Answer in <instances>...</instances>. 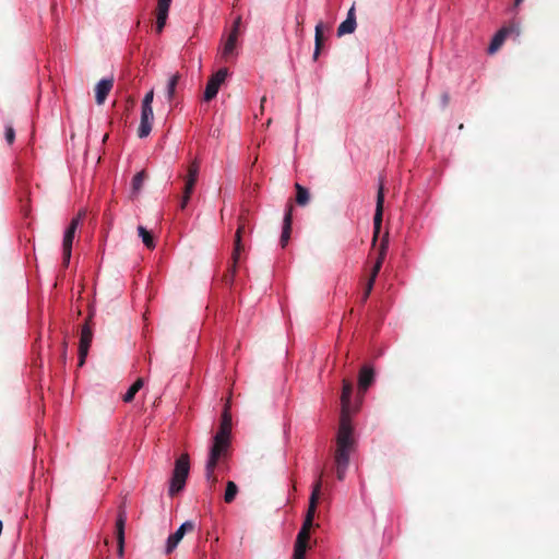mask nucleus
I'll return each mask as SVG.
<instances>
[{"instance_id":"nucleus-1","label":"nucleus","mask_w":559,"mask_h":559,"mask_svg":"<svg viewBox=\"0 0 559 559\" xmlns=\"http://www.w3.org/2000/svg\"><path fill=\"white\" fill-rule=\"evenodd\" d=\"M230 431L231 416L228 413V409L225 408L222 415L219 430L213 438V443L211 445L209 457L205 464V478L210 490H212L217 483V477L215 476L216 465L221 460H224L227 456L230 445Z\"/></svg>"},{"instance_id":"nucleus-2","label":"nucleus","mask_w":559,"mask_h":559,"mask_svg":"<svg viewBox=\"0 0 559 559\" xmlns=\"http://www.w3.org/2000/svg\"><path fill=\"white\" fill-rule=\"evenodd\" d=\"M356 440L354 438V428L352 423L346 419L340 420L336 449L334 452V461L336 464V476L338 480H344L349 464V455L354 451Z\"/></svg>"},{"instance_id":"nucleus-3","label":"nucleus","mask_w":559,"mask_h":559,"mask_svg":"<svg viewBox=\"0 0 559 559\" xmlns=\"http://www.w3.org/2000/svg\"><path fill=\"white\" fill-rule=\"evenodd\" d=\"M190 464L188 454H182L177 459L173 477L169 484V495L175 496L181 491L186 485L187 477L189 475Z\"/></svg>"},{"instance_id":"nucleus-4","label":"nucleus","mask_w":559,"mask_h":559,"mask_svg":"<svg viewBox=\"0 0 559 559\" xmlns=\"http://www.w3.org/2000/svg\"><path fill=\"white\" fill-rule=\"evenodd\" d=\"M85 212L81 211L74 218H72L69 227L64 231L63 241H62V251H63V262L66 265L69 264L71 258V250L73 245V239L75 231L84 217Z\"/></svg>"},{"instance_id":"nucleus-5","label":"nucleus","mask_w":559,"mask_h":559,"mask_svg":"<svg viewBox=\"0 0 559 559\" xmlns=\"http://www.w3.org/2000/svg\"><path fill=\"white\" fill-rule=\"evenodd\" d=\"M228 70L226 68H222L209 79L203 96L205 102H210L216 97L219 87L226 80Z\"/></svg>"},{"instance_id":"nucleus-6","label":"nucleus","mask_w":559,"mask_h":559,"mask_svg":"<svg viewBox=\"0 0 559 559\" xmlns=\"http://www.w3.org/2000/svg\"><path fill=\"white\" fill-rule=\"evenodd\" d=\"M193 530H194L193 522L186 521L185 523H182L179 526V528L174 534L169 535V537L167 538L166 545H165V550H164L165 554L166 555L171 554L177 548L178 544L181 542L185 534L187 532H192Z\"/></svg>"},{"instance_id":"nucleus-7","label":"nucleus","mask_w":559,"mask_h":559,"mask_svg":"<svg viewBox=\"0 0 559 559\" xmlns=\"http://www.w3.org/2000/svg\"><path fill=\"white\" fill-rule=\"evenodd\" d=\"M510 34H515V36H519L520 35L519 25H511L509 27H502L500 31H498L488 47V52L495 53L502 46L504 39Z\"/></svg>"},{"instance_id":"nucleus-8","label":"nucleus","mask_w":559,"mask_h":559,"mask_svg":"<svg viewBox=\"0 0 559 559\" xmlns=\"http://www.w3.org/2000/svg\"><path fill=\"white\" fill-rule=\"evenodd\" d=\"M353 392V385L349 381H343V390L341 395V418L340 420L346 419L347 423H352L350 420V397Z\"/></svg>"},{"instance_id":"nucleus-9","label":"nucleus","mask_w":559,"mask_h":559,"mask_svg":"<svg viewBox=\"0 0 559 559\" xmlns=\"http://www.w3.org/2000/svg\"><path fill=\"white\" fill-rule=\"evenodd\" d=\"M154 120L153 107H142L141 106V120L138 130L139 138L143 139L148 136L152 131Z\"/></svg>"},{"instance_id":"nucleus-10","label":"nucleus","mask_w":559,"mask_h":559,"mask_svg":"<svg viewBox=\"0 0 559 559\" xmlns=\"http://www.w3.org/2000/svg\"><path fill=\"white\" fill-rule=\"evenodd\" d=\"M92 340H93V332L90 329V326L87 324H85L82 328L81 337H80V347H79V356H80L79 365L80 366H83L85 362V358L88 354V349H90Z\"/></svg>"},{"instance_id":"nucleus-11","label":"nucleus","mask_w":559,"mask_h":559,"mask_svg":"<svg viewBox=\"0 0 559 559\" xmlns=\"http://www.w3.org/2000/svg\"><path fill=\"white\" fill-rule=\"evenodd\" d=\"M309 532L310 531L300 528L295 542L292 559H305L308 542L310 538Z\"/></svg>"},{"instance_id":"nucleus-12","label":"nucleus","mask_w":559,"mask_h":559,"mask_svg":"<svg viewBox=\"0 0 559 559\" xmlns=\"http://www.w3.org/2000/svg\"><path fill=\"white\" fill-rule=\"evenodd\" d=\"M383 203H384V188L381 182L378 188L376 213H374V217H373V225H374L373 242L377 240V237H378V234L380 230V226H381V222H382Z\"/></svg>"},{"instance_id":"nucleus-13","label":"nucleus","mask_w":559,"mask_h":559,"mask_svg":"<svg viewBox=\"0 0 559 559\" xmlns=\"http://www.w3.org/2000/svg\"><path fill=\"white\" fill-rule=\"evenodd\" d=\"M173 0H157L156 7V32L162 33L168 17L169 8Z\"/></svg>"},{"instance_id":"nucleus-14","label":"nucleus","mask_w":559,"mask_h":559,"mask_svg":"<svg viewBox=\"0 0 559 559\" xmlns=\"http://www.w3.org/2000/svg\"><path fill=\"white\" fill-rule=\"evenodd\" d=\"M321 478H322V472L319 471L318 472V478H317V480H316V483L313 484V487H312V492H311V496H310V499H309V508H308V511H307V514H306V519H309V520H312V521H313V518H314V513H316V509H317V503H318L320 491H321V487H322Z\"/></svg>"},{"instance_id":"nucleus-15","label":"nucleus","mask_w":559,"mask_h":559,"mask_svg":"<svg viewBox=\"0 0 559 559\" xmlns=\"http://www.w3.org/2000/svg\"><path fill=\"white\" fill-rule=\"evenodd\" d=\"M243 224H240L238 226V229L236 231V235H235V246H234V251H233V265L230 267V280L234 277L235 273H236V267H237V263L239 261V257H240V253L241 251L243 250V245H242V241H241V234L243 231Z\"/></svg>"},{"instance_id":"nucleus-16","label":"nucleus","mask_w":559,"mask_h":559,"mask_svg":"<svg viewBox=\"0 0 559 559\" xmlns=\"http://www.w3.org/2000/svg\"><path fill=\"white\" fill-rule=\"evenodd\" d=\"M114 86V79L112 78H106L100 80L96 86H95V98L96 103L98 105L104 104L106 100L107 95L111 91Z\"/></svg>"},{"instance_id":"nucleus-17","label":"nucleus","mask_w":559,"mask_h":559,"mask_svg":"<svg viewBox=\"0 0 559 559\" xmlns=\"http://www.w3.org/2000/svg\"><path fill=\"white\" fill-rule=\"evenodd\" d=\"M356 29V16H355V7L353 5L347 13V17L345 21H343L338 28H337V35L344 36L347 34L354 33Z\"/></svg>"},{"instance_id":"nucleus-18","label":"nucleus","mask_w":559,"mask_h":559,"mask_svg":"<svg viewBox=\"0 0 559 559\" xmlns=\"http://www.w3.org/2000/svg\"><path fill=\"white\" fill-rule=\"evenodd\" d=\"M200 165L198 160H193L188 167V174L186 176L185 190L187 193H192L194 186L198 180Z\"/></svg>"},{"instance_id":"nucleus-19","label":"nucleus","mask_w":559,"mask_h":559,"mask_svg":"<svg viewBox=\"0 0 559 559\" xmlns=\"http://www.w3.org/2000/svg\"><path fill=\"white\" fill-rule=\"evenodd\" d=\"M126 521H127V518H126L124 512L120 511L117 516V520H116V534H117L119 556H122V554H123Z\"/></svg>"},{"instance_id":"nucleus-20","label":"nucleus","mask_w":559,"mask_h":559,"mask_svg":"<svg viewBox=\"0 0 559 559\" xmlns=\"http://www.w3.org/2000/svg\"><path fill=\"white\" fill-rule=\"evenodd\" d=\"M292 222H293V206L289 205L284 215L283 230H282V235H281V245L283 248L287 245V242L290 238Z\"/></svg>"},{"instance_id":"nucleus-21","label":"nucleus","mask_w":559,"mask_h":559,"mask_svg":"<svg viewBox=\"0 0 559 559\" xmlns=\"http://www.w3.org/2000/svg\"><path fill=\"white\" fill-rule=\"evenodd\" d=\"M373 370L370 367H362L358 378V390L364 393L373 382Z\"/></svg>"},{"instance_id":"nucleus-22","label":"nucleus","mask_w":559,"mask_h":559,"mask_svg":"<svg viewBox=\"0 0 559 559\" xmlns=\"http://www.w3.org/2000/svg\"><path fill=\"white\" fill-rule=\"evenodd\" d=\"M237 39L238 35H236V32H230L222 49V57L225 60H228L236 53Z\"/></svg>"},{"instance_id":"nucleus-23","label":"nucleus","mask_w":559,"mask_h":559,"mask_svg":"<svg viewBox=\"0 0 559 559\" xmlns=\"http://www.w3.org/2000/svg\"><path fill=\"white\" fill-rule=\"evenodd\" d=\"M386 250H388V240L386 239H383L380 243V247H379V255H378V259L372 267V272H371V275L373 278H377V275L378 273L380 272L381 270V266L383 264V261H384V258H385V254H386Z\"/></svg>"},{"instance_id":"nucleus-24","label":"nucleus","mask_w":559,"mask_h":559,"mask_svg":"<svg viewBox=\"0 0 559 559\" xmlns=\"http://www.w3.org/2000/svg\"><path fill=\"white\" fill-rule=\"evenodd\" d=\"M179 80H180L179 73H175L169 76L167 86H166V96H167L168 102H171L174 99L175 93H176V87L179 83Z\"/></svg>"},{"instance_id":"nucleus-25","label":"nucleus","mask_w":559,"mask_h":559,"mask_svg":"<svg viewBox=\"0 0 559 559\" xmlns=\"http://www.w3.org/2000/svg\"><path fill=\"white\" fill-rule=\"evenodd\" d=\"M296 188V202L299 205H306L309 202V191L299 183L295 185Z\"/></svg>"},{"instance_id":"nucleus-26","label":"nucleus","mask_w":559,"mask_h":559,"mask_svg":"<svg viewBox=\"0 0 559 559\" xmlns=\"http://www.w3.org/2000/svg\"><path fill=\"white\" fill-rule=\"evenodd\" d=\"M138 233L146 248L153 249L155 247L154 238L145 227L139 226Z\"/></svg>"},{"instance_id":"nucleus-27","label":"nucleus","mask_w":559,"mask_h":559,"mask_svg":"<svg viewBox=\"0 0 559 559\" xmlns=\"http://www.w3.org/2000/svg\"><path fill=\"white\" fill-rule=\"evenodd\" d=\"M143 383V379H138L123 395V401L126 403L131 402L134 399L135 394L140 391V389H142Z\"/></svg>"},{"instance_id":"nucleus-28","label":"nucleus","mask_w":559,"mask_h":559,"mask_svg":"<svg viewBox=\"0 0 559 559\" xmlns=\"http://www.w3.org/2000/svg\"><path fill=\"white\" fill-rule=\"evenodd\" d=\"M237 492H238L237 485L231 480L227 481L226 490H225V495H224L225 502L226 503L233 502L237 496Z\"/></svg>"},{"instance_id":"nucleus-29","label":"nucleus","mask_w":559,"mask_h":559,"mask_svg":"<svg viewBox=\"0 0 559 559\" xmlns=\"http://www.w3.org/2000/svg\"><path fill=\"white\" fill-rule=\"evenodd\" d=\"M322 39H323V24L318 23L316 25V35H314V40H316L314 58H317L320 52Z\"/></svg>"},{"instance_id":"nucleus-30","label":"nucleus","mask_w":559,"mask_h":559,"mask_svg":"<svg viewBox=\"0 0 559 559\" xmlns=\"http://www.w3.org/2000/svg\"><path fill=\"white\" fill-rule=\"evenodd\" d=\"M146 176L144 171H139L132 179V189L134 192H139L143 186Z\"/></svg>"},{"instance_id":"nucleus-31","label":"nucleus","mask_w":559,"mask_h":559,"mask_svg":"<svg viewBox=\"0 0 559 559\" xmlns=\"http://www.w3.org/2000/svg\"><path fill=\"white\" fill-rule=\"evenodd\" d=\"M153 99H154V91L151 90L145 94V96L142 100V107H152Z\"/></svg>"},{"instance_id":"nucleus-32","label":"nucleus","mask_w":559,"mask_h":559,"mask_svg":"<svg viewBox=\"0 0 559 559\" xmlns=\"http://www.w3.org/2000/svg\"><path fill=\"white\" fill-rule=\"evenodd\" d=\"M14 139H15V132H14V129L12 128V126H7L5 127V140L9 144H12L14 142Z\"/></svg>"},{"instance_id":"nucleus-33","label":"nucleus","mask_w":559,"mask_h":559,"mask_svg":"<svg viewBox=\"0 0 559 559\" xmlns=\"http://www.w3.org/2000/svg\"><path fill=\"white\" fill-rule=\"evenodd\" d=\"M374 281L376 278H373L372 276H370L368 283H367V286H366V289H365V293H364V296H362V300L366 301L367 298L369 297L371 290H372V287H373V284H374Z\"/></svg>"},{"instance_id":"nucleus-34","label":"nucleus","mask_w":559,"mask_h":559,"mask_svg":"<svg viewBox=\"0 0 559 559\" xmlns=\"http://www.w3.org/2000/svg\"><path fill=\"white\" fill-rule=\"evenodd\" d=\"M191 194L192 193H187L186 191H183V195H182L181 201H180V209L181 210L186 209V206L188 205Z\"/></svg>"},{"instance_id":"nucleus-35","label":"nucleus","mask_w":559,"mask_h":559,"mask_svg":"<svg viewBox=\"0 0 559 559\" xmlns=\"http://www.w3.org/2000/svg\"><path fill=\"white\" fill-rule=\"evenodd\" d=\"M240 23H241V17L238 16L235 22H234V25H233V29L230 32H236V35H239V27H240Z\"/></svg>"},{"instance_id":"nucleus-36","label":"nucleus","mask_w":559,"mask_h":559,"mask_svg":"<svg viewBox=\"0 0 559 559\" xmlns=\"http://www.w3.org/2000/svg\"><path fill=\"white\" fill-rule=\"evenodd\" d=\"M312 522H313L312 520H309V519L305 518V521H304V524H302L301 528L310 531V528L312 526Z\"/></svg>"},{"instance_id":"nucleus-37","label":"nucleus","mask_w":559,"mask_h":559,"mask_svg":"<svg viewBox=\"0 0 559 559\" xmlns=\"http://www.w3.org/2000/svg\"><path fill=\"white\" fill-rule=\"evenodd\" d=\"M522 2H523V0H515V1H514V5H515V7H518V5H520Z\"/></svg>"}]
</instances>
